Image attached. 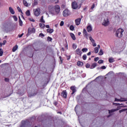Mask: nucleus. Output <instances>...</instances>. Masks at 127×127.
Wrapping results in <instances>:
<instances>
[{
  "mask_svg": "<svg viewBox=\"0 0 127 127\" xmlns=\"http://www.w3.org/2000/svg\"><path fill=\"white\" fill-rule=\"evenodd\" d=\"M13 18L15 21H16L17 20V17L15 15L13 16Z\"/></svg>",
  "mask_w": 127,
  "mask_h": 127,
  "instance_id": "79ce46f5",
  "label": "nucleus"
},
{
  "mask_svg": "<svg viewBox=\"0 0 127 127\" xmlns=\"http://www.w3.org/2000/svg\"><path fill=\"white\" fill-rule=\"evenodd\" d=\"M98 55H100V56L104 55V52H103L102 49L100 50Z\"/></svg>",
  "mask_w": 127,
  "mask_h": 127,
  "instance_id": "b1692460",
  "label": "nucleus"
},
{
  "mask_svg": "<svg viewBox=\"0 0 127 127\" xmlns=\"http://www.w3.org/2000/svg\"><path fill=\"white\" fill-rule=\"evenodd\" d=\"M25 126V121H22V125L20 127H24Z\"/></svg>",
  "mask_w": 127,
  "mask_h": 127,
  "instance_id": "4c0bfd02",
  "label": "nucleus"
},
{
  "mask_svg": "<svg viewBox=\"0 0 127 127\" xmlns=\"http://www.w3.org/2000/svg\"><path fill=\"white\" fill-rule=\"evenodd\" d=\"M9 96H10V94L8 95H7V96L4 97V98H7V97H9Z\"/></svg>",
  "mask_w": 127,
  "mask_h": 127,
  "instance_id": "e2e57ef3",
  "label": "nucleus"
},
{
  "mask_svg": "<svg viewBox=\"0 0 127 127\" xmlns=\"http://www.w3.org/2000/svg\"><path fill=\"white\" fill-rule=\"evenodd\" d=\"M77 66H79V67H82L83 65H84V63L82 62L78 61L77 63Z\"/></svg>",
  "mask_w": 127,
  "mask_h": 127,
  "instance_id": "a211bd4d",
  "label": "nucleus"
},
{
  "mask_svg": "<svg viewBox=\"0 0 127 127\" xmlns=\"http://www.w3.org/2000/svg\"><path fill=\"white\" fill-rule=\"evenodd\" d=\"M86 30L88 32H91V31H92V26L91 25L87 26L86 28Z\"/></svg>",
  "mask_w": 127,
  "mask_h": 127,
  "instance_id": "ddd939ff",
  "label": "nucleus"
},
{
  "mask_svg": "<svg viewBox=\"0 0 127 127\" xmlns=\"http://www.w3.org/2000/svg\"><path fill=\"white\" fill-rule=\"evenodd\" d=\"M55 10L57 13V14H58L60 12V6L59 5H56L55 6Z\"/></svg>",
  "mask_w": 127,
  "mask_h": 127,
  "instance_id": "1a4fd4ad",
  "label": "nucleus"
},
{
  "mask_svg": "<svg viewBox=\"0 0 127 127\" xmlns=\"http://www.w3.org/2000/svg\"><path fill=\"white\" fill-rule=\"evenodd\" d=\"M70 89L72 91L71 95H74V94L77 92V87H76L75 85L71 86Z\"/></svg>",
  "mask_w": 127,
  "mask_h": 127,
  "instance_id": "423d86ee",
  "label": "nucleus"
},
{
  "mask_svg": "<svg viewBox=\"0 0 127 127\" xmlns=\"http://www.w3.org/2000/svg\"><path fill=\"white\" fill-rule=\"evenodd\" d=\"M5 82H8L9 81V79L8 78H5Z\"/></svg>",
  "mask_w": 127,
  "mask_h": 127,
  "instance_id": "13d9d810",
  "label": "nucleus"
},
{
  "mask_svg": "<svg viewBox=\"0 0 127 127\" xmlns=\"http://www.w3.org/2000/svg\"><path fill=\"white\" fill-rule=\"evenodd\" d=\"M38 4V2H37V0H34V3H32V6H34L35 5H37Z\"/></svg>",
  "mask_w": 127,
  "mask_h": 127,
  "instance_id": "393cba45",
  "label": "nucleus"
},
{
  "mask_svg": "<svg viewBox=\"0 0 127 127\" xmlns=\"http://www.w3.org/2000/svg\"><path fill=\"white\" fill-rule=\"evenodd\" d=\"M109 63H113L114 62V58H109Z\"/></svg>",
  "mask_w": 127,
  "mask_h": 127,
  "instance_id": "cd10ccee",
  "label": "nucleus"
},
{
  "mask_svg": "<svg viewBox=\"0 0 127 127\" xmlns=\"http://www.w3.org/2000/svg\"><path fill=\"white\" fill-rule=\"evenodd\" d=\"M69 35H70L73 40H75L76 39V37L75 36V35H74L72 33H70Z\"/></svg>",
  "mask_w": 127,
  "mask_h": 127,
  "instance_id": "412c9836",
  "label": "nucleus"
},
{
  "mask_svg": "<svg viewBox=\"0 0 127 127\" xmlns=\"http://www.w3.org/2000/svg\"><path fill=\"white\" fill-rule=\"evenodd\" d=\"M5 43H6V40H4L2 43V45H5Z\"/></svg>",
  "mask_w": 127,
  "mask_h": 127,
  "instance_id": "864d4df0",
  "label": "nucleus"
},
{
  "mask_svg": "<svg viewBox=\"0 0 127 127\" xmlns=\"http://www.w3.org/2000/svg\"><path fill=\"white\" fill-rule=\"evenodd\" d=\"M26 15L27 16H30V11L29 10H27L26 11Z\"/></svg>",
  "mask_w": 127,
  "mask_h": 127,
  "instance_id": "c85d7f7f",
  "label": "nucleus"
},
{
  "mask_svg": "<svg viewBox=\"0 0 127 127\" xmlns=\"http://www.w3.org/2000/svg\"><path fill=\"white\" fill-rule=\"evenodd\" d=\"M47 40H48V41H49V42L50 41H52V38H51L50 37H48Z\"/></svg>",
  "mask_w": 127,
  "mask_h": 127,
  "instance_id": "ea45409f",
  "label": "nucleus"
},
{
  "mask_svg": "<svg viewBox=\"0 0 127 127\" xmlns=\"http://www.w3.org/2000/svg\"><path fill=\"white\" fill-rule=\"evenodd\" d=\"M39 36L40 37H44L45 36V35L43 33H41L39 34Z\"/></svg>",
  "mask_w": 127,
  "mask_h": 127,
  "instance_id": "a19ab883",
  "label": "nucleus"
},
{
  "mask_svg": "<svg viewBox=\"0 0 127 127\" xmlns=\"http://www.w3.org/2000/svg\"><path fill=\"white\" fill-rule=\"evenodd\" d=\"M98 63L99 64H103V63H104V61L103 60H100L98 61Z\"/></svg>",
  "mask_w": 127,
  "mask_h": 127,
  "instance_id": "e433bc0d",
  "label": "nucleus"
},
{
  "mask_svg": "<svg viewBox=\"0 0 127 127\" xmlns=\"http://www.w3.org/2000/svg\"><path fill=\"white\" fill-rule=\"evenodd\" d=\"M23 34H24L22 33V34L18 35V37H19V38H20L21 37H22V36H23Z\"/></svg>",
  "mask_w": 127,
  "mask_h": 127,
  "instance_id": "5fc2aeb1",
  "label": "nucleus"
},
{
  "mask_svg": "<svg viewBox=\"0 0 127 127\" xmlns=\"http://www.w3.org/2000/svg\"><path fill=\"white\" fill-rule=\"evenodd\" d=\"M54 31V30H53V29H51V28H49L47 30V32L48 33H53V32Z\"/></svg>",
  "mask_w": 127,
  "mask_h": 127,
  "instance_id": "aec40b11",
  "label": "nucleus"
},
{
  "mask_svg": "<svg viewBox=\"0 0 127 127\" xmlns=\"http://www.w3.org/2000/svg\"><path fill=\"white\" fill-rule=\"evenodd\" d=\"M81 20L82 19L81 18H78L75 20V23L76 25H80L81 24Z\"/></svg>",
  "mask_w": 127,
  "mask_h": 127,
  "instance_id": "9d476101",
  "label": "nucleus"
},
{
  "mask_svg": "<svg viewBox=\"0 0 127 127\" xmlns=\"http://www.w3.org/2000/svg\"><path fill=\"white\" fill-rule=\"evenodd\" d=\"M86 68H90L91 67V65L89 64H86L85 65Z\"/></svg>",
  "mask_w": 127,
  "mask_h": 127,
  "instance_id": "a18cd8bd",
  "label": "nucleus"
},
{
  "mask_svg": "<svg viewBox=\"0 0 127 127\" xmlns=\"http://www.w3.org/2000/svg\"><path fill=\"white\" fill-rule=\"evenodd\" d=\"M124 29L119 28L116 31V36L118 38H122L123 37V33H124Z\"/></svg>",
  "mask_w": 127,
  "mask_h": 127,
  "instance_id": "f257e3e1",
  "label": "nucleus"
},
{
  "mask_svg": "<svg viewBox=\"0 0 127 127\" xmlns=\"http://www.w3.org/2000/svg\"><path fill=\"white\" fill-rule=\"evenodd\" d=\"M83 34L84 37H85L88 39V33L87 32V30H86V29H83Z\"/></svg>",
  "mask_w": 127,
  "mask_h": 127,
  "instance_id": "9b49d317",
  "label": "nucleus"
},
{
  "mask_svg": "<svg viewBox=\"0 0 127 127\" xmlns=\"http://www.w3.org/2000/svg\"><path fill=\"white\" fill-rule=\"evenodd\" d=\"M37 93H38V92H36L32 93V96H36V95H37Z\"/></svg>",
  "mask_w": 127,
  "mask_h": 127,
  "instance_id": "09e8293b",
  "label": "nucleus"
},
{
  "mask_svg": "<svg viewBox=\"0 0 127 127\" xmlns=\"http://www.w3.org/2000/svg\"><path fill=\"white\" fill-rule=\"evenodd\" d=\"M97 47H98V48L99 49V48H100L101 47V46H100V45H98Z\"/></svg>",
  "mask_w": 127,
  "mask_h": 127,
  "instance_id": "0e129e2a",
  "label": "nucleus"
},
{
  "mask_svg": "<svg viewBox=\"0 0 127 127\" xmlns=\"http://www.w3.org/2000/svg\"><path fill=\"white\" fill-rule=\"evenodd\" d=\"M78 35H79V36L81 35V32H79L78 33Z\"/></svg>",
  "mask_w": 127,
  "mask_h": 127,
  "instance_id": "338daca9",
  "label": "nucleus"
},
{
  "mask_svg": "<svg viewBox=\"0 0 127 127\" xmlns=\"http://www.w3.org/2000/svg\"><path fill=\"white\" fill-rule=\"evenodd\" d=\"M9 10L10 13H11V14H14V13H15V12H14V10L11 7H9Z\"/></svg>",
  "mask_w": 127,
  "mask_h": 127,
  "instance_id": "dca6fc26",
  "label": "nucleus"
},
{
  "mask_svg": "<svg viewBox=\"0 0 127 127\" xmlns=\"http://www.w3.org/2000/svg\"><path fill=\"white\" fill-rule=\"evenodd\" d=\"M111 74H113V71H110L108 72V75H111Z\"/></svg>",
  "mask_w": 127,
  "mask_h": 127,
  "instance_id": "052dcab7",
  "label": "nucleus"
},
{
  "mask_svg": "<svg viewBox=\"0 0 127 127\" xmlns=\"http://www.w3.org/2000/svg\"><path fill=\"white\" fill-rule=\"evenodd\" d=\"M29 57H30V58L33 57V54H32L31 56H29Z\"/></svg>",
  "mask_w": 127,
  "mask_h": 127,
  "instance_id": "774afa93",
  "label": "nucleus"
},
{
  "mask_svg": "<svg viewBox=\"0 0 127 127\" xmlns=\"http://www.w3.org/2000/svg\"><path fill=\"white\" fill-rule=\"evenodd\" d=\"M17 9L18 11H19V12H21L22 14L23 13H22V10H21V8H20V7H19V6L17 7Z\"/></svg>",
  "mask_w": 127,
  "mask_h": 127,
  "instance_id": "7c9ffc66",
  "label": "nucleus"
},
{
  "mask_svg": "<svg viewBox=\"0 0 127 127\" xmlns=\"http://www.w3.org/2000/svg\"><path fill=\"white\" fill-rule=\"evenodd\" d=\"M34 14L35 16H39L40 14V8H37V9H34Z\"/></svg>",
  "mask_w": 127,
  "mask_h": 127,
  "instance_id": "39448f33",
  "label": "nucleus"
},
{
  "mask_svg": "<svg viewBox=\"0 0 127 127\" xmlns=\"http://www.w3.org/2000/svg\"><path fill=\"white\" fill-rule=\"evenodd\" d=\"M91 8V9H94V8H95V4H92Z\"/></svg>",
  "mask_w": 127,
  "mask_h": 127,
  "instance_id": "3c124183",
  "label": "nucleus"
},
{
  "mask_svg": "<svg viewBox=\"0 0 127 127\" xmlns=\"http://www.w3.org/2000/svg\"><path fill=\"white\" fill-rule=\"evenodd\" d=\"M126 111H127V108L122 109V110H120L119 113L121 114V113H123V112H126Z\"/></svg>",
  "mask_w": 127,
  "mask_h": 127,
  "instance_id": "473e14b6",
  "label": "nucleus"
},
{
  "mask_svg": "<svg viewBox=\"0 0 127 127\" xmlns=\"http://www.w3.org/2000/svg\"><path fill=\"white\" fill-rule=\"evenodd\" d=\"M71 7L73 9H77L78 8V3L76 1H73L71 3Z\"/></svg>",
  "mask_w": 127,
  "mask_h": 127,
  "instance_id": "6e6552de",
  "label": "nucleus"
},
{
  "mask_svg": "<svg viewBox=\"0 0 127 127\" xmlns=\"http://www.w3.org/2000/svg\"><path fill=\"white\" fill-rule=\"evenodd\" d=\"M126 100L115 98V102H125Z\"/></svg>",
  "mask_w": 127,
  "mask_h": 127,
  "instance_id": "2f4dec72",
  "label": "nucleus"
},
{
  "mask_svg": "<svg viewBox=\"0 0 127 127\" xmlns=\"http://www.w3.org/2000/svg\"><path fill=\"white\" fill-rule=\"evenodd\" d=\"M94 52L96 54L99 52V48L98 47H95L94 48Z\"/></svg>",
  "mask_w": 127,
  "mask_h": 127,
  "instance_id": "bb28decb",
  "label": "nucleus"
},
{
  "mask_svg": "<svg viewBox=\"0 0 127 127\" xmlns=\"http://www.w3.org/2000/svg\"><path fill=\"white\" fill-rule=\"evenodd\" d=\"M31 33H35V28H29L28 29V33L27 34V36L30 35Z\"/></svg>",
  "mask_w": 127,
  "mask_h": 127,
  "instance_id": "7ed1b4c3",
  "label": "nucleus"
},
{
  "mask_svg": "<svg viewBox=\"0 0 127 127\" xmlns=\"http://www.w3.org/2000/svg\"><path fill=\"white\" fill-rule=\"evenodd\" d=\"M120 109L117 108L116 109H112L111 110H109V114H112V113H114V112H117V111H119Z\"/></svg>",
  "mask_w": 127,
  "mask_h": 127,
  "instance_id": "2eb2a0df",
  "label": "nucleus"
},
{
  "mask_svg": "<svg viewBox=\"0 0 127 127\" xmlns=\"http://www.w3.org/2000/svg\"><path fill=\"white\" fill-rule=\"evenodd\" d=\"M18 48V46H17V45H16L15 46L13 47L12 52H15L17 50Z\"/></svg>",
  "mask_w": 127,
  "mask_h": 127,
  "instance_id": "f3484780",
  "label": "nucleus"
},
{
  "mask_svg": "<svg viewBox=\"0 0 127 127\" xmlns=\"http://www.w3.org/2000/svg\"><path fill=\"white\" fill-rule=\"evenodd\" d=\"M109 24H110V21H109V19H105L102 23V25H103V26H108Z\"/></svg>",
  "mask_w": 127,
  "mask_h": 127,
  "instance_id": "0eeeda50",
  "label": "nucleus"
},
{
  "mask_svg": "<svg viewBox=\"0 0 127 127\" xmlns=\"http://www.w3.org/2000/svg\"><path fill=\"white\" fill-rule=\"evenodd\" d=\"M58 114H60V115H62V112H58Z\"/></svg>",
  "mask_w": 127,
  "mask_h": 127,
  "instance_id": "69168bd1",
  "label": "nucleus"
},
{
  "mask_svg": "<svg viewBox=\"0 0 127 127\" xmlns=\"http://www.w3.org/2000/svg\"><path fill=\"white\" fill-rule=\"evenodd\" d=\"M39 26L41 28H44V27H45V24L42 23H39Z\"/></svg>",
  "mask_w": 127,
  "mask_h": 127,
  "instance_id": "4be33fe9",
  "label": "nucleus"
},
{
  "mask_svg": "<svg viewBox=\"0 0 127 127\" xmlns=\"http://www.w3.org/2000/svg\"><path fill=\"white\" fill-rule=\"evenodd\" d=\"M18 18H19V24L20 26H22V25H23V23L22 22V20H21V19L20 18V16H19Z\"/></svg>",
  "mask_w": 127,
  "mask_h": 127,
  "instance_id": "6ab92c4d",
  "label": "nucleus"
},
{
  "mask_svg": "<svg viewBox=\"0 0 127 127\" xmlns=\"http://www.w3.org/2000/svg\"><path fill=\"white\" fill-rule=\"evenodd\" d=\"M88 56H90L91 55V52H89V53H87Z\"/></svg>",
  "mask_w": 127,
  "mask_h": 127,
  "instance_id": "680f3d73",
  "label": "nucleus"
},
{
  "mask_svg": "<svg viewBox=\"0 0 127 127\" xmlns=\"http://www.w3.org/2000/svg\"><path fill=\"white\" fill-rule=\"evenodd\" d=\"M23 3L25 6H28V3L25 0H23Z\"/></svg>",
  "mask_w": 127,
  "mask_h": 127,
  "instance_id": "5701e85b",
  "label": "nucleus"
},
{
  "mask_svg": "<svg viewBox=\"0 0 127 127\" xmlns=\"http://www.w3.org/2000/svg\"><path fill=\"white\" fill-rule=\"evenodd\" d=\"M29 20H30V21H32V22H35V20H34V19L32 18H29Z\"/></svg>",
  "mask_w": 127,
  "mask_h": 127,
  "instance_id": "c03bdc74",
  "label": "nucleus"
},
{
  "mask_svg": "<svg viewBox=\"0 0 127 127\" xmlns=\"http://www.w3.org/2000/svg\"><path fill=\"white\" fill-rule=\"evenodd\" d=\"M40 22H42L43 23H45V21L43 19V16H41V18L40 20Z\"/></svg>",
  "mask_w": 127,
  "mask_h": 127,
  "instance_id": "c756f323",
  "label": "nucleus"
},
{
  "mask_svg": "<svg viewBox=\"0 0 127 127\" xmlns=\"http://www.w3.org/2000/svg\"><path fill=\"white\" fill-rule=\"evenodd\" d=\"M82 59L83 60H86L87 59V55H84L83 56H82Z\"/></svg>",
  "mask_w": 127,
  "mask_h": 127,
  "instance_id": "c9c22d12",
  "label": "nucleus"
},
{
  "mask_svg": "<svg viewBox=\"0 0 127 127\" xmlns=\"http://www.w3.org/2000/svg\"><path fill=\"white\" fill-rule=\"evenodd\" d=\"M45 27H46V28H50V26H49V25H45Z\"/></svg>",
  "mask_w": 127,
  "mask_h": 127,
  "instance_id": "bf43d9fd",
  "label": "nucleus"
},
{
  "mask_svg": "<svg viewBox=\"0 0 127 127\" xmlns=\"http://www.w3.org/2000/svg\"><path fill=\"white\" fill-rule=\"evenodd\" d=\"M70 15L71 12H70L68 9H64L63 12V15L64 17L69 16V15Z\"/></svg>",
  "mask_w": 127,
  "mask_h": 127,
  "instance_id": "f03ea898",
  "label": "nucleus"
},
{
  "mask_svg": "<svg viewBox=\"0 0 127 127\" xmlns=\"http://www.w3.org/2000/svg\"><path fill=\"white\" fill-rule=\"evenodd\" d=\"M99 60V57H96L94 58V61H95V62H97V61H98Z\"/></svg>",
  "mask_w": 127,
  "mask_h": 127,
  "instance_id": "8fccbe9b",
  "label": "nucleus"
},
{
  "mask_svg": "<svg viewBox=\"0 0 127 127\" xmlns=\"http://www.w3.org/2000/svg\"><path fill=\"white\" fill-rule=\"evenodd\" d=\"M60 26H63V25H64V21H62L60 23Z\"/></svg>",
  "mask_w": 127,
  "mask_h": 127,
  "instance_id": "de8ad7c7",
  "label": "nucleus"
},
{
  "mask_svg": "<svg viewBox=\"0 0 127 127\" xmlns=\"http://www.w3.org/2000/svg\"><path fill=\"white\" fill-rule=\"evenodd\" d=\"M89 39L90 41L92 42V43H94V42H95V40H94L93 38H92L91 36L89 37Z\"/></svg>",
  "mask_w": 127,
  "mask_h": 127,
  "instance_id": "f704fd0d",
  "label": "nucleus"
},
{
  "mask_svg": "<svg viewBox=\"0 0 127 127\" xmlns=\"http://www.w3.org/2000/svg\"><path fill=\"white\" fill-rule=\"evenodd\" d=\"M70 30H71V31H74V29H75V27L73 26V25H71L69 27Z\"/></svg>",
  "mask_w": 127,
  "mask_h": 127,
  "instance_id": "a878e982",
  "label": "nucleus"
},
{
  "mask_svg": "<svg viewBox=\"0 0 127 127\" xmlns=\"http://www.w3.org/2000/svg\"><path fill=\"white\" fill-rule=\"evenodd\" d=\"M72 48L73 49H76V48H77V45H75V44H73Z\"/></svg>",
  "mask_w": 127,
  "mask_h": 127,
  "instance_id": "37998d69",
  "label": "nucleus"
},
{
  "mask_svg": "<svg viewBox=\"0 0 127 127\" xmlns=\"http://www.w3.org/2000/svg\"><path fill=\"white\" fill-rule=\"evenodd\" d=\"M75 51L76 52L77 55H79V56H82V53L80 49L79 48L77 49Z\"/></svg>",
  "mask_w": 127,
  "mask_h": 127,
  "instance_id": "f8f14e48",
  "label": "nucleus"
},
{
  "mask_svg": "<svg viewBox=\"0 0 127 127\" xmlns=\"http://www.w3.org/2000/svg\"><path fill=\"white\" fill-rule=\"evenodd\" d=\"M67 95H68V93H67V91L66 90H63L62 92L61 96L64 99H67Z\"/></svg>",
  "mask_w": 127,
  "mask_h": 127,
  "instance_id": "20e7f679",
  "label": "nucleus"
},
{
  "mask_svg": "<svg viewBox=\"0 0 127 127\" xmlns=\"http://www.w3.org/2000/svg\"><path fill=\"white\" fill-rule=\"evenodd\" d=\"M101 69H106V66L105 65H103L101 67Z\"/></svg>",
  "mask_w": 127,
  "mask_h": 127,
  "instance_id": "6e6d98bb",
  "label": "nucleus"
},
{
  "mask_svg": "<svg viewBox=\"0 0 127 127\" xmlns=\"http://www.w3.org/2000/svg\"><path fill=\"white\" fill-rule=\"evenodd\" d=\"M54 106H57L58 105V102L55 101L53 103Z\"/></svg>",
  "mask_w": 127,
  "mask_h": 127,
  "instance_id": "49530a36",
  "label": "nucleus"
},
{
  "mask_svg": "<svg viewBox=\"0 0 127 127\" xmlns=\"http://www.w3.org/2000/svg\"><path fill=\"white\" fill-rule=\"evenodd\" d=\"M59 59H60V61L62 63L63 62V60H62V58L61 57V56L59 57Z\"/></svg>",
  "mask_w": 127,
  "mask_h": 127,
  "instance_id": "603ef678",
  "label": "nucleus"
},
{
  "mask_svg": "<svg viewBox=\"0 0 127 127\" xmlns=\"http://www.w3.org/2000/svg\"><path fill=\"white\" fill-rule=\"evenodd\" d=\"M3 54V51L2 50V49H0V56L1 57L2 56Z\"/></svg>",
  "mask_w": 127,
  "mask_h": 127,
  "instance_id": "72a5a7b5",
  "label": "nucleus"
},
{
  "mask_svg": "<svg viewBox=\"0 0 127 127\" xmlns=\"http://www.w3.org/2000/svg\"><path fill=\"white\" fill-rule=\"evenodd\" d=\"M82 52H87V51H88V49H87V48H83L82 49Z\"/></svg>",
  "mask_w": 127,
  "mask_h": 127,
  "instance_id": "58836bf2",
  "label": "nucleus"
},
{
  "mask_svg": "<svg viewBox=\"0 0 127 127\" xmlns=\"http://www.w3.org/2000/svg\"><path fill=\"white\" fill-rule=\"evenodd\" d=\"M92 45L93 46H94V47H96V46H97V44L95 43V42L92 43Z\"/></svg>",
  "mask_w": 127,
  "mask_h": 127,
  "instance_id": "4d7b16f0",
  "label": "nucleus"
},
{
  "mask_svg": "<svg viewBox=\"0 0 127 127\" xmlns=\"http://www.w3.org/2000/svg\"><path fill=\"white\" fill-rule=\"evenodd\" d=\"M96 66H97V63H94L92 64L91 65H90V69H94V68H96Z\"/></svg>",
  "mask_w": 127,
  "mask_h": 127,
  "instance_id": "4468645a",
  "label": "nucleus"
}]
</instances>
